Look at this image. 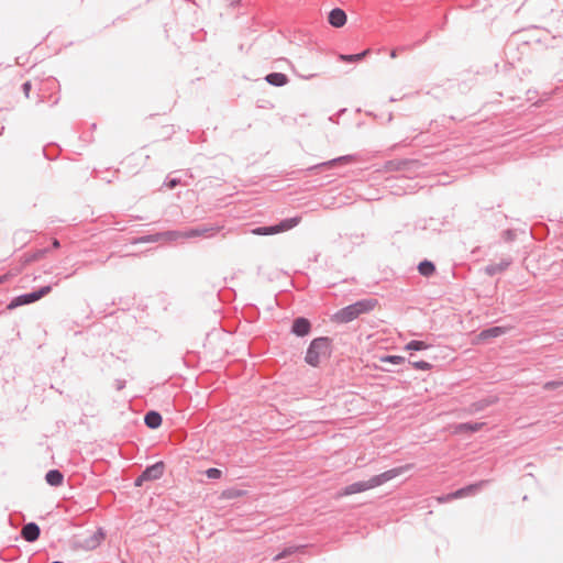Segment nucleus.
Masks as SVG:
<instances>
[{"instance_id": "f257e3e1", "label": "nucleus", "mask_w": 563, "mask_h": 563, "mask_svg": "<svg viewBox=\"0 0 563 563\" xmlns=\"http://www.w3.org/2000/svg\"><path fill=\"white\" fill-rule=\"evenodd\" d=\"M411 467L412 466L410 464L402 465L375 475L367 481L356 482L347 485L338 493V497H346L382 486L385 483L396 478L397 476H400L401 474L410 471Z\"/></svg>"}, {"instance_id": "f03ea898", "label": "nucleus", "mask_w": 563, "mask_h": 563, "mask_svg": "<svg viewBox=\"0 0 563 563\" xmlns=\"http://www.w3.org/2000/svg\"><path fill=\"white\" fill-rule=\"evenodd\" d=\"M378 306V301L374 298L363 299L350 306H346L332 316V321L336 323H347L361 314L373 311Z\"/></svg>"}, {"instance_id": "7ed1b4c3", "label": "nucleus", "mask_w": 563, "mask_h": 563, "mask_svg": "<svg viewBox=\"0 0 563 563\" xmlns=\"http://www.w3.org/2000/svg\"><path fill=\"white\" fill-rule=\"evenodd\" d=\"M330 354V341L327 338H318L310 343L305 360L309 365L317 367L320 365L321 361L328 358Z\"/></svg>"}, {"instance_id": "20e7f679", "label": "nucleus", "mask_w": 563, "mask_h": 563, "mask_svg": "<svg viewBox=\"0 0 563 563\" xmlns=\"http://www.w3.org/2000/svg\"><path fill=\"white\" fill-rule=\"evenodd\" d=\"M197 231H189L185 233L179 232H164L144 235L140 238L135 243H158V244H170V243H184L185 236L196 235Z\"/></svg>"}, {"instance_id": "39448f33", "label": "nucleus", "mask_w": 563, "mask_h": 563, "mask_svg": "<svg viewBox=\"0 0 563 563\" xmlns=\"http://www.w3.org/2000/svg\"><path fill=\"white\" fill-rule=\"evenodd\" d=\"M298 223H299V218L286 219L277 225L256 228V229L252 230V233L255 235L277 234L280 232H285L289 229H292Z\"/></svg>"}, {"instance_id": "423d86ee", "label": "nucleus", "mask_w": 563, "mask_h": 563, "mask_svg": "<svg viewBox=\"0 0 563 563\" xmlns=\"http://www.w3.org/2000/svg\"><path fill=\"white\" fill-rule=\"evenodd\" d=\"M52 290L51 286H44L42 287L40 290L37 291H34V292H31V294H26V295H21L19 297H15L8 306L9 309H14L19 306H22V305H27V303H32L34 301H37L40 300L42 297L46 296L47 294H49Z\"/></svg>"}, {"instance_id": "0eeeda50", "label": "nucleus", "mask_w": 563, "mask_h": 563, "mask_svg": "<svg viewBox=\"0 0 563 563\" xmlns=\"http://www.w3.org/2000/svg\"><path fill=\"white\" fill-rule=\"evenodd\" d=\"M478 488V485L476 484H473V485H468L466 487H463L461 489H457L453 493H450L448 495H444V496H440L437 498V500L439 503H449L453 499H459V498H463V497H466V496H470L472 494H474Z\"/></svg>"}, {"instance_id": "6e6552de", "label": "nucleus", "mask_w": 563, "mask_h": 563, "mask_svg": "<svg viewBox=\"0 0 563 563\" xmlns=\"http://www.w3.org/2000/svg\"><path fill=\"white\" fill-rule=\"evenodd\" d=\"M484 422H464L453 427V433L456 435L471 434L481 431L484 428Z\"/></svg>"}, {"instance_id": "1a4fd4ad", "label": "nucleus", "mask_w": 563, "mask_h": 563, "mask_svg": "<svg viewBox=\"0 0 563 563\" xmlns=\"http://www.w3.org/2000/svg\"><path fill=\"white\" fill-rule=\"evenodd\" d=\"M328 20L332 26L342 27L346 23L347 16L342 9L335 8L330 11Z\"/></svg>"}, {"instance_id": "9d476101", "label": "nucleus", "mask_w": 563, "mask_h": 563, "mask_svg": "<svg viewBox=\"0 0 563 563\" xmlns=\"http://www.w3.org/2000/svg\"><path fill=\"white\" fill-rule=\"evenodd\" d=\"M164 473V463L158 462L154 465H151L146 467V470L143 472V478H146L147 481H154L158 479Z\"/></svg>"}, {"instance_id": "9b49d317", "label": "nucleus", "mask_w": 563, "mask_h": 563, "mask_svg": "<svg viewBox=\"0 0 563 563\" xmlns=\"http://www.w3.org/2000/svg\"><path fill=\"white\" fill-rule=\"evenodd\" d=\"M21 534L27 542H34L40 536V528L36 523L30 522L22 528Z\"/></svg>"}, {"instance_id": "f8f14e48", "label": "nucleus", "mask_w": 563, "mask_h": 563, "mask_svg": "<svg viewBox=\"0 0 563 563\" xmlns=\"http://www.w3.org/2000/svg\"><path fill=\"white\" fill-rule=\"evenodd\" d=\"M310 322L305 318H297L292 323V332L298 336H305L310 332Z\"/></svg>"}, {"instance_id": "ddd939ff", "label": "nucleus", "mask_w": 563, "mask_h": 563, "mask_svg": "<svg viewBox=\"0 0 563 563\" xmlns=\"http://www.w3.org/2000/svg\"><path fill=\"white\" fill-rule=\"evenodd\" d=\"M410 165H419V162L418 161H389L385 164V169L387 172H393V170H405L407 169Z\"/></svg>"}, {"instance_id": "4468645a", "label": "nucleus", "mask_w": 563, "mask_h": 563, "mask_svg": "<svg viewBox=\"0 0 563 563\" xmlns=\"http://www.w3.org/2000/svg\"><path fill=\"white\" fill-rule=\"evenodd\" d=\"M504 333H505L504 328L494 327V328L482 331L477 336V341L479 342V341H485L489 338H497Z\"/></svg>"}, {"instance_id": "2eb2a0df", "label": "nucleus", "mask_w": 563, "mask_h": 563, "mask_svg": "<svg viewBox=\"0 0 563 563\" xmlns=\"http://www.w3.org/2000/svg\"><path fill=\"white\" fill-rule=\"evenodd\" d=\"M266 81L273 86H285L288 82V78L282 73H272L266 76Z\"/></svg>"}, {"instance_id": "dca6fc26", "label": "nucleus", "mask_w": 563, "mask_h": 563, "mask_svg": "<svg viewBox=\"0 0 563 563\" xmlns=\"http://www.w3.org/2000/svg\"><path fill=\"white\" fill-rule=\"evenodd\" d=\"M145 424L151 429H156L162 424V416L156 411H150L144 418Z\"/></svg>"}, {"instance_id": "f3484780", "label": "nucleus", "mask_w": 563, "mask_h": 563, "mask_svg": "<svg viewBox=\"0 0 563 563\" xmlns=\"http://www.w3.org/2000/svg\"><path fill=\"white\" fill-rule=\"evenodd\" d=\"M45 479L51 486H60L63 484L64 476L59 471L52 470L46 474Z\"/></svg>"}, {"instance_id": "a211bd4d", "label": "nucleus", "mask_w": 563, "mask_h": 563, "mask_svg": "<svg viewBox=\"0 0 563 563\" xmlns=\"http://www.w3.org/2000/svg\"><path fill=\"white\" fill-rule=\"evenodd\" d=\"M418 271L422 276H431L435 272V267L432 262L423 261L419 264Z\"/></svg>"}, {"instance_id": "6ab92c4d", "label": "nucleus", "mask_w": 563, "mask_h": 563, "mask_svg": "<svg viewBox=\"0 0 563 563\" xmlns=\"http://www.w3.org/2000/svg\"><path fill=\"white\" fill-rule=\"evenodd\" d=\"M509 266V262L508 261H505V262H501L500 264L498 265H489L486 267V272L490 275L493 274H496V273H499V272H503L504 269H506L507 267Z\"/></svg>"}, {"instance_id": "aec40b11", "label": "nucleus", "mask_w": 563, "mask_h": 563, "mask_svg": "<svg viewBox=\"0 0 563 563\" xmlns=\"http://www.w3.org/2000/svg\"><path fill=\"white\" fill-rule=\"evenodd\" d=\"M368 53V49L360 53V54H353V55H340V59L344 62H358L361 60L366 54Z\"/></svg>"}, {"instance_id": "412c9836", "label": "nucleus", "mask_w": 563, "mask_h": 563, "mask_svg": "<svg viewBox=\"0 0 563 563\" xmlns=\"http://www.w3.org/2000/svg\"><path fill=\"white\" fill-rule=\"evenodd\" d=\"M301 548L300 547H290V548H287L285 549L283 552H280L279 554H277L275 558H274V561H279L284 558H287L294 553H296L297 551H299Z\"/></svg>"}, {"instance_id": "4be33fe9", "label": "nucleus", "mask_w": 563, "mask_h": 563, "mask_svg": "<svg viewBox=\"0 0 563 563\" xmlns=\"http://www.w3.org/2000/svg\"><path fill=\"white\" fill-rule=\"evenodd\" d=\"M427 347H428V345L423 341H410L406 345V350H413V351L426 350Z\"/></svg>"}, {"instance_id": "5701e85b", "label": "nucleus", "mask_w": 563, "mask_h": 563, "mask_svg": "<svg viewBox=\"0 0 563 563\" xmlns=\"http://www.w3.org/2000/svg\"><path fill=\"white\" fill-rule=\"evenodd\" d=\"M382 362H389V363H393V364H400L404 362V357L402 356H398V355H389V356H384L380 358Z\"/></svg>"}, {"instance_id": "b1692460", "label": "nucleus", "mask_w": 563, "mask_h": 563, "mask_svg": "<svg viewBox=\"0 0 563 563\" xmlns=\"http://www.w3.org/2000/svg\"><path fill=\"white\" fill-rule=\"evenodd\" d=\"M413 367L420 371H429L431 368V364L426 361H419L412 363Z\"/></svg>"}, {"instance_id": "393cba45", "label": "nucleus", "mask_w": 563, "mask_h": 563, "mask_svg": "<svg viewBox=\"0 0 563 563\" xmlns=\"http://www.w3.org/2000/svg\"><path fill=\"white\" fill-rule=\"evenodd\" d=\"M563 386V380H553L544 384V389L551 390Z\"/></svg>"}, {"instance_id": "a878e982", "label": "nucleus", "mask_w": 563, "mask_h": 563, "mask_svg": "<svg viewBox=\"0 0 563 563\" xmlns=\"http://www.w3.org/2000/svg\"><path fill=\"white\" fill-rule=\"evenodd\" d=\"M207 476L209 478H219L221 476V471L218 468H209L207 471Z\"/></svg>"}, {"instance_id": "bb28decb", "label": "nucleus", "mask_w": 563, "mask_h": 563, "mask_svg": "<svg viewBox=\"0 0 563 563\" xmlns=\"http://www.w3.org/2000/svg\"><path fill=\"white\" fill-rule=\"evenodd\" d=\"M30 90H31V82L30 81H26L24 85H23V92H24V96L26 98L30 97Z\"/></svg>"}, {"instance_id": "cd10ccee", "label": "nucleus", "mask_w": 563, "mask_h": 563, "mask_svg": "<svg viewBox=\"0 0 563 563\" xmlns=\"http://www.w3.org/2000/svg\"><path fill=\"white\" fill-rule=\"evenodd\" d=\"M147 481L146 478H143V474L136 478L135 486H141L143 482Z\"/></svg>"}, {"instance_id": "c85d7f7f", "label": "nucleus", "mask_w": 563, "mask_h": 563, "mask_svg": "<svg viewBox=\"0 0 563 563\" xmlns=\"http://www.w3.org/2000/svg\"><path fill=\"white\" fill-rule=\"evenodd\" d=\"M52 244H53V246H59V242L56 239H54L52 241Z\"/></svg>"}, {"instance_id": "c756f323", "label": "nucleus", "mask_w": 563, "mask_h": 563, "mask_svg": "<svg viewBox=\"0 0 563 563\" xmlns=\"http://www.w3.org/2000/svg\"><path fill=\"white\" fill-rule=\"evenodd\" d=\"M390 56L395 58L397 56L396 51H391Z\"/></svg>"}, {"instance_id": "7c9ffc66", "label": "nucleus", "mask_w": 563, "mask_h": 563, "mask_svg": "<svg viewBox=\"0 0 563 563\" xmlns=\"http://www.w3.org/2000/svg\"><path fill=\"white\" fill-rule=\"evenodd\" d=\"M174 186H176V180L170 181V187H174Z\"/></svg>"}, {"instance_id": "2f4dec72", "label": "nucleus", "mask_w": 563, "mask_h": 563, "mask_svg": "<svg viewBox=\"0 0 563 563\" xmlns=\"http://www.w3.org/2000/svg\"><path fill=\"white\" fill-rule=\"evenodd\" d=\"M0 283H2V278H0Z\"/></svg>"}]
</instances>
